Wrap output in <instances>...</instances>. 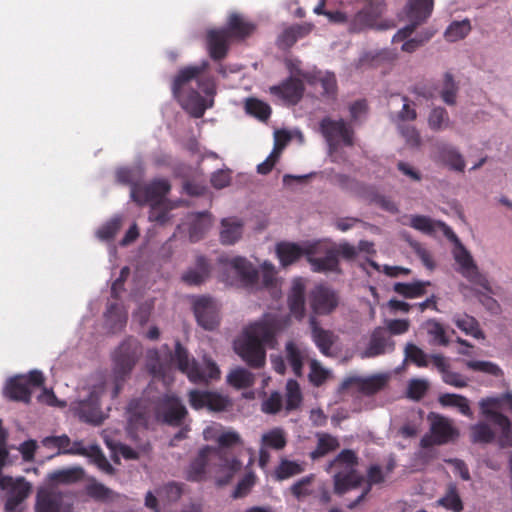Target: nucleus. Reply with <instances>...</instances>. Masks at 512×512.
<instances>
[{
    "instance_id": "nucleus-1",
    "label": "nucleus",
    "mask_w": 512,
    "mask_h": 512,
    "mask_svg": "<svg viewBox=\"0 0 512 512\" xmlns=\"http://www.w3.org/2000/svg\"><path fill=\"white\" fill-rule=\"evenodd\" d=\"M208 67L207 61L198 66H187L178 72L172 84L174 97L195 118L202 117L206 109L212 105V102L207 104L201 92L207 96L215 94L214 79L205 74Z\"/></svg>"
},
{
    "instance_id": "nucleus-2",
    "label": "nucleus",
    "mask_w": 512,
    "mask_h": 512,
    "mask_svg": "<svg viewBox=\"0 0 512 512\" xmlns=\"http://www.w3.org/2000/svg\"><path fill=\"white\" fill-rule=\"evenodd\" d=\"M278 329L274 318L250 324L244 331L243 338L235 342V351L251 368L259 369L265 365V346L272 344Z\"/></svg>"
},
{
    "instance_id": "nucleus-3",
    "label": "nucleus",
    "mask_w": 512,
    "mask_h": 512,
    "mask_svg": "<svg viewBox=\"0 0 512 512\" xmlns=\"http://www.w3.org/2000/svg\"><path fill=\"white\" fill-rule=\"evenodd\" d=\"M482 415L499 429L498 442L501 447L512 446V428L510 420L502 414L512 412V394L506 392L500 396L487 397L479 402Z\"/></svg>"
},
{
    "instance_id": "nucleus-4",
    "label": "nucleus",
    "mask_w": 512,
    "mask_h": 512,
    "mask_svg": "<svg viewBox=\"0 0 512 512\" xmlns=\"http://www.w3.org/2000/svg\"><path fill=\"white\" fill-rule=\"evenodd\" d=\"M142 355L140 343L132 338L124 340L113 354L114 388L112 398L118 397L126 379Z\"/></svg>"
},
{
    "instance_id": "nucleus-5",
    "label": "nucleus",
    "mask_w": 512,
    "mask_h": 512,
    "mask_svg": "<svg viewBox=\"0 0 512 512\" xmlns=\"http://www.w3.org/2000/svg\"><path fill=\"white\" fill-rule=\"evenodd\" d=\"M171 359L177 368L187 375L191 382H207L220 376V370L214 362L207 361L205 368H201L195 359L190 357L188 350L179 341L175 343V350Z\"/></svg>"
},
{
    "instance_id": "nucleus-6",
    "label": "nucleus",
    "mask_w": 512,
    "mask_h": 512,
    "mask_svg": "<svg viewBox=\"0 0 512 512\" xmlns=\"http://www.w3.org/2000/svg\"><path fill=\"white\" fill-rule=\"evenodd\" d=\"M320 130L329 145L332 161L345 162L343 146L350 147L352 145V135L346 123L342 119L333 120L330 117H325L320 122Z\"/></svg>"
},
{
    "instance_id": "nucleus-7",
    "label": "nucleus",
    "mask_w": 512,
    "mask_h": 512,
    "mask_svg": "<svg viewBox=\"0 0 512 512\" xmlns=\"http://www.w3.org/2000/svg\"><path fill=\"white\" fill-rule=\"evenodd\" d=\"M45 378L43 373L33 370L28 375H17L10 378L4 388V395L11 401L30 403L32 391L31 387L39 388L44 385Z\"/></svg>"
},
{
    "instance_id": "nucleus-8",
    "label": "nucleus",
    "mask_w": 512,
    "mask_h": 512,
    "mask_svg": "<svg viewBox=\"0 0 512 512\" xmlns=\"http://www.w3.org/2000/svg\"><path fill=\"white\" fill-rule=\"evenodd\" d=\"M333 474L334 493L342 496L352 489V449L342 450L326 467Z\"/></svg>"
},
{
    "instance_id": "nucleus-9",
    "label": "nucleus",
    "mask_w": 512,
    "mask_h": 512,
    "mask_svg": "<svg viewBox=\"0 0 512 512\" xmlns=\"http://www.w3.org/2000/svg\"><path fill=\"white\" fill-rule=\"evenodd\" d=\"M455 243L453 256L459 266L460 273L470 282L483 288L488 294H494V289L485 275L480 273L469 251L460 243L458 237L451 240Z\"/></svg>"
},
{
    "instance_id": "nucleus-10",
    "label": "nucleus",
    "mask_w": 512,
    "mask_h": 512,
    "mask_svg": "<svg viewBox=\"0 0 512 512\" xmlns=\"http://www.w3.org/2000/svg\"><path fill=\"white\" fill-rule=\"evenodd\" d=\"M154 414L157 421L173 427H179L183 424L188 412L177 396L164 394L156 401Z\"/></svg>"
},
{
    "instance_id": "nucleus-11",
    "label": "nucleus",
    "mask_w": 512,
    "mask_h": 512,
    "mask_svg": "<svg viewBox=\"0 0 512 512\" xmlns=\"http://www.w3.org/2000/svg\"><path fill=\"white\" fill-rule=\"evenodd\" d=\"M433 0H409L406 6V16L410 24L400 29L394 36V43L402 42L411 36L418 25L423 23L432 13Z\"/></svg>"
},
{
    "instance_id": "nucleus-12",
    "label": "nucleus",
    "mask_w": 512,
    "mask_h": 512,
    "mask_svg": "<svg viewBox=\"0 0 512 512\" xmlns=\"http://www.w3.org/2000/svg\"><path fill=\"white\" fill-rule=\"evenodd\" d=\"M215 440L218 446L212 447V449L217 450V452H213V455L220 459V466L227 469L230 475L239 471L242 463L234 456H226V450L237 445H242L240 435L235 431H225L215 436Z\"/></svg>"
},
{
    "instance_id": "nucleus-13",
    "label": "nucleus",
    "mask_w": 512,
    "mask_h": 512,
    "mask_svg": "<svg viewBox=\"0 0 512 512\" xmlns=\"http://www.w3.org/2000/svg\"><path fill=\"white\" fill-rule=\"evenodd\" d=\"M430 421V436H425L421 440L422 446L445 444L459 436V432L454 427L452 420L441 415L431 414Z\"/></svg>"
},
{
    "instance_id": "nucleus-14",
    "label": "nucleus",
    "mask_w": 512,
    "mask_h": 512,
    "mask_svg": "<svg viewBox=\"0 0 512 512\" xmlns=\"http://www.w3.org/2000/svg\"><path fill=\"white\" fill-rule=\"evenodd\" d=\"M0 488L2 490H8L5 510L15 512L18 506L28 498L32 487L24 477L14 479L11 476L0 475Z\"/></svg>"
},
{
    "instance_id": "nucleus-15",
    "label": "nucleus",
    "mask_w": 512,
    "mask_h": 512,
    "mask_svg": "<svg viewBox=\"0 0 512 512\" xmlns=\"http://www.w3.org/2000/svg\"><path fill=\"white\" fill-rule=\"evenodd\" d=\"M193 312L198 325L203 329L212 331L218 327L220 323L219 306L212 297H196L193 300Z\"/></svg>"
},
{
    "instance_id": "nucleus-16",
    "label": "nucleus",
    "mask_w": 512,
    "mask_h": 512,
    "mask_svg": "<svg viewBox=\"0 0 512 512\" xmlns=\"http://www.w3.org/2000/svg\"><path fill=\"white\" fill-rule=\"evenodd\" d=\"M190 406L195 410L203 408L213 412H221L230 405V399L216 391L193 389L188 393Z\"/></svg>"
},
{
    "instance_id": "nucleus-17",
    "label": "nucleus",
    "mask_w": 512,
    "mask_h": 512,
    "mask_svg": "<svg viewBox=\"0 0 512 512\" xmlns=\"http://www.w3.org/2000/svg\"><path fill=\"white\" fill-rule=\"evenodd\" d=\"M36 512H72V505L64 501L61 492L52 489H40L36 495Z\"/></svg>"
},
{
    "instance_id": "nucleus-18",
    "label": "nucleus",
    "mask_w": 512,
    "mask_h": 512,
    "mask_svg": "<svg viewBox=\"0 0 512 512\" xmlns=\"http://www.w3.org/2000/svg\"><path fill=\"white\" fill-rule=\"evenodd\" d=\"M104 392V387H94L89 393L87 399L79 403L78 414L79 417L92 424H100L103 421V413L100 405V398Z\"/></svg>"
},
{
    "instance_id": "nucleus-19",
    "label": "nucleus",
    "mask_w": 512,
    "mask_h": 512,
    "mask_svg": "<svg viewBox=\"0 0 512 512\" xmlns=\"http://www.w3.org/2000/svg\"><path fill=\"white\" fill-rule=\"evenodd\" d=\"M395 350V341L391 335L383 329H376L367 344V347L359 351L361 358H373L392 353Z\"/></svg>"
},
{
    "instance_id": "nucleus-20",
    "label": "nucleus",
    "mask_w": 512,
    "mask_h": 512,
    "mask_svg": "<svg viewBox=\"0 0 512 512\" xmlns=\"http://www.w3.org/2000/svg\"><path fill=\"white\" fill-rule=\"evenodd\" d=\"M220 263L225 268L232 269L239 277L241 283L246 287H252L257 284L259 272L253 264L244 257L220 258Z\"/></svg>"
},
{
    "instance_id": "nucleus-21",
    "label": "nucleus",
    "mask_w": 512,
    "mask_h": 512,
    "mask_svg": "<svg viewBox=\"0 0 512 512\" xmlns=\"http://www.w3.org/2000/svg\"><path fill=\"white\" fill-rule=\"evenodd\" d=\"M272 95L282 99L290 105H296L303 97L305 86L302 80L289 77L279 85L269 88Z\"/></svg>"
},
{
    "instance_id": "nucleus-22",
    "label": "nucleus",
    "mask_w": 512,
    "mask_h": 512,
    "mask_svg": "<svg viewBox=\"0 0 512 512\" xmlns=\"http://www.w3.org/2000/svg\"><path fill=\"white\" fill-rule=\"evenodd\" d=\"M230 39V33L226 29H210L207 31L206 45L211 59L221 61L227 56Z\"/></svg>"
},
{
    "instance_id": "nucleus-23",
    "label": "nucleus",
    "mask_w": 512,
    "mask_h": 512,
    "mask_svg": "<svg viewBox=\"0 0 512 512\" xmlns=\"http://www.w3.org/2000/svg\"><path fill=\"white\" fill-rule=\"evenodd\" d=\"M409 226L427 235H433L441 232L449 240H456V234L453 230L441 221H435L423 215L409 216Z\"/></svg>"
},
{
    "instance_id": "nucleus-24",
    "label": "nucleus",
    "mask_w": 512,
    "mask_h": 512,
    "mask_svg": "<svg viewBox=\"0 0 512 512\" xmlns=\"http://www.w3.org/2000/svg\"><path fill=\"white\" fill-rule=\"evenodd\" d=\"M337 304L338 299L335 293L324 286L316 287L310 294V305L315 314H329Z\"/></svg>"
},
{
    "instance_id": "nucleus-25",
    "label": "nucleus",
    "mask_w": 512,
    "mask_h": 512,
    "mask_svg": "<svg viewBox=\"0 0 512 512\" xmlns=\"http://www.w3.org/2000/svg\"><path fill=\"white\" fill-rule=\"evenodd\" d=\"M305 281L303 278H294L288 293V307L291 315L297 320L305 316Z\"/></svg>"
},
{
    "instance_id": "nucleus-26",
    "label": "nucleus",
    "mask_w": 512,
    "mask_h": 512,
    "mask_svg": "<svg viewBox=\"0 0 512 512\" xmlns=\"http://www.w3.org/2000/svg\"><path fill=\"white\" fill-rule=\"evenodd\" d=\"M384 480V474L380 467L372 466L368 470L367 479L360 477L357 471L354 469V506L360 503L363 498L368 494L373 484H379Z\"/></svg>"
},
{
    "instance_id": "nucleus-27",
    "label": "nucleus",
    "mask_w": 512,
    "mask_h": 512,
    "mask_svg": "<svg viewBox=\"0 0 512 512\" xmlns=\"http://www.w3.org/2000/svg\"><path fill=\"white\" fill-rule=\"evenodd\" d=\"M435 159L441 161L450 169L463 172L465 169V160L460 151L449 144L440 143L436 147Z\"/></svg>"
},
{
    "instance_id": "nucleus-28",
    "label": "nucleus",
    "mask_w": 512,
    "mask_h": 512,
    "mask_svg": "<svg viewBox=\"0 0 512 512\" xmlns=\"http://www.w3.org/2000/svg\"><path fill=\"white\" fill-rule=\"evenodd\" d=\"M434 366L442 375V380L451 386L456 388H462L467 385V379L458 372L450 369L448 360L439 354L430 356Z\"/></svg>"
},
{
    "instance_id": "nucleus-29",
    "label": "nucleus",
    "mask_w": 512,
    "mask_h": 512,
    "mask_svg": "<svg viewBox=\"0 0 512 512\" xmlns=\"http://www.w3.org/2000/svg\"><path fill=\"white\" fill-rule=\"evenodd\" d=\"M213 452H217V450L212 449V446H205L199 451L197 457L191 462L188 468V480L201 481L205 478L208 462L212 457H215Z\"/></svg>"
},
{
    "instance_id": "nucleus-30",
    "label": "nucleus",
    "mask_w": 512,
    "mask_h": 512,
    "mask_svg": "<svg viewBox=\"0 0 512 512\" xmlns=\"http://www.w3.org/2000/svg\"><path fill=\"white\" fill-rule=\"evenodd\" d=\"M389 379L388 374H376L369 377L354 376V391L372 395L384 388Z\"/></svg>"
},
{
    "instance_id": "nucleus-31",
    "label": "nucleus",
    "mask_w": 512,
    "mask_h": 512,
    "mask_svg": "<svg viewBox=\"0 0 512 512\" xmlns=\"http://www.w3.org/2000/svg\"><path fill=\"white\" fill-rule=\"evenodd\" d=\"M195 264V268L188 269L182 275V280L188 285H200L210 275L211 267L204 256H198Z\"/></svg>"
},
{
    "instance_id": "nucleus-32",
    "label": "nucleus",
    "mask_w": 512,
    "mask_h": 512,
    "mask_svg": "<svg viewBox=\"0 0 512 512\" xmlns=\"http://www.w3.org/2000/svg\"><path fill=\"white\" fill-rule=\"evenodd\" d=\"M307 260L310 263L312 270L318 273L335 271L338 267V252L333 248H328L325 255L317 257L308 255Z\"/></svg>"
},
{
    "instance_id": "nucleus-33",
    "label": "nucleus",
    "mask_w": 512,
    "mask_h": 512,
    "mask_svg": "<svg viewBox=\"0 0 512 512\" xmlns=\"http://www.w3.org/2000/svg\"><path fill=\"white\" fill-rule=\"evenodd\" d=\"M383 10L384 6L381 2L374 3L368 0L365 7L354 17V28L357 24L360 25V28L373 27L376 18L382 14Z\"/></svg>"
},
{
    "instance_id": "nucleus-34",
    "label": "nucleus",
    "mask_w": 512,
    "mask_h": 512,
    "mask_svg": "<svg viewBox=\"0 0 512 512\" xmlns=\"http://www.w3.org/2000/svg\"><path fill=\"white\" fill-rule=\"evenodd\" d=\"M220 241L224 245H233L242 236L243 223L236 218H224L221 221Z\"/></svg>"
},
{
    "instance_id": "nucleus-35",
    "label": "nucleus",
    "mask_w": 512,
    "mask_h": 512,
    "mask_svg": "<svg viewBox=\"0 0 512 512\" xmlns=\"http://www.w3.org/2000/svg\"><path fill=\"white\" fill-rule=\"evenodd\" d=\"M276 253L282 266L286 267L300 259L305 251L295 243L281 242L276 246Z\"/></svg>"
},
{
    "instance_id": "nucleus-36",
    "label": "nucleus",
    "mask_w": 512,
    "mask_h": 512,
    "mask_svg": "<svg viewBox=\"0 0 512 512\" xmlns=\"http://www.w3.org/2000/svg\"><path fill=\"white\" fill-rule=\"evenodd\" d=\"M225 29L229 31L230 38L244 39L253 33L255 25L245 21L238 14H232Z\"/></svg>"
},
{
    "instance_id": "nucleus-37",
    "label": "nucleus",
    "mask_w": 512,
    "mask_h": 512,
    "mask_svg": "<svg viewBox=\"0 0 512 512\" xmlns=\"http://www.w3.org/2000/svg\"><path fill=\"white\" fill-rule=\"evenodd\" d=\"M306 353L293 341H288L285 345V357L297 377L302 376L303 363Z\"/></svg>"
},
{
    "instance_id": "nucleus-38",
    "label": "nucleus",
    "mask_w": 512,
    "mask_h": 512,
    "mask_svg": "<svg viewBox=\"0 0 512 512\" xmlns=\"http://www.w3.org/2000/svg\"><path fill=\"white\" fill-rule=\"evenodd\" d=\"M454 324L466 335L475 339H484L485 335L479 327L478 321L467 314H455L453 316Z\"/></svg>"
},
{
    "instance_id": "nucleus-39",
    "label": "nucleus",
    "mask_w": 512,
    "mask_h": 512,
    "mask_svg": "<svg viewBox=\"0 0 512 512\" xmlns=\"http://www.w3.org/2000/svg\"><path fill=\"white\" fill-rule=\"evenodd\" d=\"M105 317L112 332L121 331L128 320L127 311L117 303H111L108 306Z\"/></svg>"
},
{
    "instance_id": "nucleus-40",
    "label": "nucleus",
    "mask_w": 512,
    "mask_h": 512,
    "mask_svg": "<svg viewBox=\"0 0 512 512\" xmlns=\"http://www.w3.org/2000/svg\"><path fill=\"white\" fill-rule=\"evenodd\" d=\"M310 327L312 330V336L313 340L316 344V346L319 348V350L325 354L328 355L332 344H333V335L331 332L322 329L316 320L314 316L310 317Z\"/></svg>"
},
{
    "instance_id": "nucleus-41",
    "label": "nucleus",
    "mask_w": 512,
    "mask_h": 512,
    "mask_svg": "<svg viewBox=\"0 0 512 512\" xmlns=\"http://www.w3.org/2000/svg\"><path fill=\"white\" fill-rule=\"evenodd\" d=\"M317 445L316 448L310 452V458L312 460H317L337 450L340 446L338 440L327 433H318L317 434Z\"/></svg>"
},
{
    "instance_id": "nucleus-42",
    "label": "nucleus",
    "mask_w": 512,
    "mask_h": 512,
    "mask_svg": "<svg viewBox=\"0 0 512 512\" xmlns=\"http://www.w3.org/2000/svg\"><path fill=\"white\" fill-rule=\"evenodd\" d=\"M438 401L444 407H454L458 409L464 416L470 418L473 416L468 399L462 395L446 393L440 395Z\"/></svg>"
},
{
    "instance_id": "nucleus-43",
    "label": "nucleus",
    "mask_w": 512,
    "mask_h": 512,
    "mask_svg": "<svg viewBox=\"0 0 512 512\" xmlns=\"http://www.w3.org/2000/svg\"><path fill=\"white\" fill-rule=\"evenodd\" d=\"M308 30L302 25H293L286 28L278 37V46L281 49L291 48L299 38L304 37Z\"/></svg>"
},
{
    "instance_id": "nucleus-44",
    "label": "nucleus",
    "mask_w": 512,
    "mask_h": 512,
    "mask_svg": "<svg viewBox=\"0 0 512 512\" xmlns=\"http://www.w3.org/2000/svg\"><path fill=\"white\" fill-rule=\"evenodd\" d=\"M227 382L236 389H245L253 386L254 375L245 368H236L227 376Z\"/></svg>"
},
{
    "instance_id": "nucleus-45",
    "label": "nucleus",
    "mask_w": 512,
    "mask_h": 512,
    "mask_svg": "<svg viewBox=\"0 0 512 512\" xmlns=\"http://www.w3.org/2000/svg\"><path fill=\"white\" fill-rule=\"evenodd\" d=\"M303 397L300 385L296 380L289 379L286 384L285 409L290 412L300 407Z\"/></svg>"
},
{
    "instance_id": "nucleus-46",
    "label": "nucleus",
    "mask_w": 512,
    "mask_h": 512,
    "mask_svg": "<svg viewBox=\"0 0 512 512\" xmlns=\"http://www.w3.org/2000/svg\"><path fill=\"white\" fill-rule=\"evenodd\" d=\"M471 31V24L468 19L453 21L445 30L444 37L449 42H456L464 39Z\"/></svg>"
},
{
    "instance_id": "nucleus-47",
    "label": "nucleus",
    "mask_w": 512,
    "mask_h": 512,
    "mask_svg": "<svg viewBox=\"0 0 512 512\" xmlns=\"http://www.w3.org/2000/svg\"><path fill=\"white\" fill-rule=\"evenodd\" d=\"M428 126L433 131H443L451 127V120L446 109L436 107L428 116Z\"/></svg>"
},
{
    "instance_id": "nucleus-48",
    "label": "nucleus",
    "mask_w": 512,
    "mask_h": 512,
    "mask_svg": "<svg viewBox=\"0 0 512 512\" xmlns=\"http://www.w3.org/2000/svg\"><path fill=\"white\" fill-rule=\"evenodd\" d=\"M423 326L427 334L431 337V344L439 346H447L449 344L445 328L438 321L431 319L426 321Z\"/></svg>"
},
{
    "instance_id": "nucleus-49",
    "label": "nucleus",
    "mask_w": 512,
    "mask_h": 512,
    "mask_svg": "<svg viewBox=\"0 0 512 512\" xmlns=\"http://www.w3.org/2000/svg\"><path fill=\"white\" fill-rule=\"evenodd\" d=\"M211 225L210 214L208 212L198 213L196 219L189 228V238L192 242L199 241Z\"/></svg>"
},
{
    "instance_id": "nucleus-50",
    "label": "nucleus",
    "mask_w": 512,
    "mask_h": 512,
    "mask_svg": "<svg viewBox=\"0 0 512 512\" xmlns=\"http://www.w3.org/2000/svg\"><path fill=\"white\" fill-rule=\"evenodd\" d=\"M287 440L285 433L281 428H274L264 433L261 438V444L264 447L274 450H281L286 446Z\"/></svg>"
},
{
    "instance_id": "nucleus-51",
    "label": "nucleus",
    "mask_w": 512,
    "mask_h": 512,
    "mask_svg": "<svg viewBox=\"0 0 512 512\" xmlns=\"http://www.w3.org/2000/svg\"><path fill=\"white\" fill-rule=\"evenodd\" d=\"M245 110L248 114L261 121H266L271 115L270 106L256 98H248L245 103Z\"/></svg>"
},
{
    "instance_id": "nucleus-52",
    "label": "nucleus",
    "mask_w": 512,
    "mask_h": 512,
    "mask_svg": "<svg viewBox=\"0 0 512 512\" xmlns=\"http://www.w3.org/2000/svg\"><path fill=\"white\" fill-rule=\"evenodd\" d=\"M471 440L474 443H490L495 438V432L485 422L471 426Z\"/></svg>"
},
{
    "instance_id": "nucleus-53",
    "label": "nucleus",
    "mask_w": 512,
    "mask_h": 512,
    "mask_svg": "<svg viewBox=\"0 0 512 512\" xmlns=\"http://www.w3.org/2000/svg\"><path fill=\"white\" fill-rule=\"evenodd\" d=\"M152 204L160 203L161 199L170 191L171 186L165 179L154 180L146 184Z\"/></svg>"
},
{
    "instance_id": "nucleus-54",
    "label": "nucleus",
    "mask_w": 512,
    "mask_h": 512,
    "mask_svg": "<svg viewBox=\"0 0 512 512\" xmlns=\"http://www.w3.org/2000/svg\"><path fill=\"white\" fill-rule=\"evenodd\" d=\"M405 360L415 363L418 367L428 366L429 356L413 343H407L404 349Z\"/></svg>"
},
{
    "instance_id": "nucleus-55",
    "label": "nucleus",
    "mask_w": 512,
    "mask_h": 512,
    "mask_svg": "<svg viewBox=\"0 0 512 512\" xmlns=\"http://www.w3.org/2000/svg\"><path fill=\"white\" fill-rule=\"evenodd\" d=\"M466 366L473 371L481 372L495 377L502 375L501 368L491 361L469 360L466 362Z\"/></svg>"
},
{
    "instance_id": "nucleus-56",
    "label": "nucleus",
    "mask_w": 512,
    "mask_h": 512,
    "mask_svg": "<svg viewBox=\"0 0 512 512\" xmlns=\"http://www.w3.org/2000/svg\"><path fill=\"white\" fill-rule=\"evenodd\" d=\"M397 128L400 135L405 140L407 146L411 148H417L421 144V137L419 132L414 126L397 123Z\"/></svg>"
},
{
    "instance_id": "nucleus-57",
    "label": "nucleus",
    "mask_w": 512,
    "mask_h": 512,
    "mask_svg": "<svg viewBox=\"0 0 512 512\" xmlns=\"http://www.w3.org/2000/svg\"><path fill=\"white\" fill-rule=\"evenodd\" d=\"M434 35V31L432 30H425L418 34L417 36L413 38H405L403 41L404 43L401 46L402 51L411 53L414 52L417 48L422 46L425 42L429 41L432 36Z\"/></svg>"
},
{
    "instance_id": "nucleus-58",
    "label": "nucleus",
    "mask_w": 512,
    "mask_h": 512,
    "mask_svg": "<svg viewBox=\"0 0 512 512\" xmlns=\"http://www.w3.org/2000/svg\"><path fill=\"white\" fill-rule=\"evenodd\" d=\"M429 388L428 380L424 378H413L408 382L407 396L413 400H420Z\"/></svg>"
},
{
    "instance_id": "nucleus-59",
    "label": "nucleus",
    "mask_w": 512,
    "mask_h": 512,
    "mask_svg": "<svg viewBox=\"0 0 512 512\" xmlns=\"http://www.w3.org/2000/svg\"><path fill=\"white\" fill-rule=\"evenodd\" d=\"M438 503L453 512H460L463 508L461 499L455 486H450L446 495L440 498Z\"/></svg>"
},
{
    "instance_id": "nucleus-60",
    "label": "nucleus",
    "mask_w": 512,
    "mask_h": 512,
    "mask_svg": "<svg viewBox=\"0 0 512 512\" xmlns=\"http://www.w3.org/2000/svg\"><path fill=\"white\" fill-rule=\"evenodd\" d=\"M330 372L323 368L317 360L310 362L309 381L312 385L319 387L329 378Z\"/></svg>"
},
{
    "instance_id": "nucleus-61",
    "label": "nucleus",
    "mask_w": 512,
    "mask_h": 512,
    "mask_svg": "<svg viewBox=\"0 0 512 512\" xmlns=\"http://www.w3.org/2000/svg\"><path fill=\"white\" fill-rule=\"evenodd\" d=\"M89 457L100 470L109 475L114 474V467L110 464L106 456L103 454V452L97 445H93L90 447Z\"/></svg>"
},
{
    "instance_id": "nucleus-62",
    "label": "nucleus",
    "mask_w": 512,
    "mask_h": 512,
    "mask_svg": "<svg viewBox=\"0 0 512 512\" xmlns=\"http://www.w3.org/2000/svg\"><path fill=\"white\" fill-rule=\"evenodd\" d=\"M424 283L416 282L412 284L396 283L394 291L406 298H416L424 293Z\"/></svg>"
},
{
    "instance_id": "nucleus-63",
    "label": "nucleus",
    "mask_w": 512,
    "mask_h": 512,
    "mask_svg": "<svg viewBox=\"0 0 512 512\" xmlns=\"http://www.w3.org/2000/svg\"><path fill=\"white\" fill-rule=\"evenodd\" d=\"M458 87L450 74L445 75L444 85L441 91L443 101L448 105H454Z\"/></svg>"
},
{
    "instance_id": "nucleus-64",
    "label": "nucleus",
    "mask_w": 512,
    "mask_h": 512,
    "mask_svg": "<svg viewBox=\"0 0 512 512\" xmlns=\"http://www.w3.org/2000/svg\"><path fill=\"white\" fill-rule=\"evenodd\" d=\"M121 227V219L118 217L112 218L105 223L97 232V236L101 240H111L115 237Z\"/></svg>"
}]
</instances>
